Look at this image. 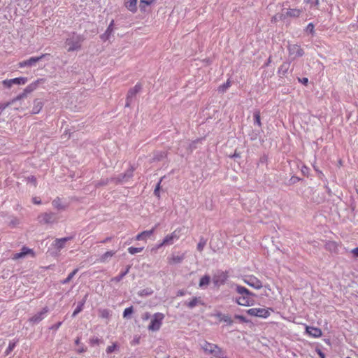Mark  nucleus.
Masks as SVG:
<instances>
[{
    "label": "nucleus",
    "instance_id": "f257e3e1",
    "mask_svg": "<svg viewBox=\"0 0 358 358\" xmlns=\"http://www.w3.org/2000/svg\"><path fill=\"white\" fill-rule=\"evenodd\" d=\"M44 82H45L44 79L40 78V79H38V80H35L34 82L30 83L29 85H28L24 89L23 92L21 94H18L16 97H15L14 99L10 100V101L12 102V104H14L15 103L19 101L20 103V108H17V109H20V108L21 110L27 109V106H26V105L22 106V101L24 99H27L29 94H30L32 92H34V90H36L38 88V87L39 86V85L43 83Z\"/></svg>",
    "mask_w": 358,
    "mask_h": 358
},
{
    "label": "nucleus",
    "instance_id": "f03ea898",
    "mask_svg": "<svg viewBox=\"0 0 358 358\" xmlns=\"http://www.w3.org/2000/svg\"><path fill=\"white\" fill-rule=\"evenodd\" d=\"M236 292L241 295L236 300L238 305L243 306L252 305L253 299H252V296L253 294L247 288L241 285H237Z\"/></svg>",
    "mask_w": 358,
    "mask_h": 358
},
{
    "label": "nucleus",
    "instance_id": "7ed1b4c3",
    "mask_svg": "<svg viewBox=\"0 0 358 358\" xmlns=\"http://www.w3.org/2000/svg\"><path fill=\"white\" fill-rule=\"evenodd\" d=\"M201 348L206 353L213 355L215 357L227 358L223 350L215 344L205 341Z\"/></svg>",
    "mask_w": 358,
    "mask_h": 358
},
{
    "label": "nucleus",
    "instance_id": "20e7f679",
    "mask_svg": "<svg viewBox=\"0 0 358 358\" xmlns=\"http://www.w3.org/2000/svg\"><path fill=\"white\" fill-rule=\"evenodd\" d=\"M83 41V38L80 36L73 34L66 40L65 45L69 52L74 51L80 48Z\"/></svg>",
    "mask_w": 358,
    "mask_h": 358
},
{
    "label": "nucleus",
    "instance_id": "39448f33",
    "mask_svg": "<svg viewBox=\"0 0 358 358\" xmlns=\"http://www.w3.org/2000/svg\"><path fill=\"white\" fill-rule=\"evenodd\" d=\"M71 237H64L61 238H54L48 237L44 239L42 242V245L45 246L50 245V246H63L65 244H71Z\"/></svg>",
    "mask_w": 358,
    "mask_h": 358
},
{
    "label": "nucleus",
    "instance_id": "423d86ee",
    "mask_svg": "<svg viewBox=\"0 0 358 358\" xmlns=\"http://www.w3.org/2000/svg\"><path fill=\"white\" fill-rule=\"evenodd\" d=\"M164 317L165 316L163 313H155L148 326V329L152 331H158L162 324V322L164 319Z\"/></svg>",
    "mask_w": 358,
    "mask_h": 358
},
{
    "label": "nucleus",
    "instance_id": "0eeeda50",
    "mask_svg": "<svg viewBox=\"0 0 358 358\" xmlns=\"http://www.w3.org/2000/svg\"><path fill=\"white\" fill-rule=\"evenodd\" d=\"M181 231L182 229L180 228L176 229L171 234L166 236L165 238H164L162 243L159 246H162L164 245H170L175 244L180 237Z\"/></svg>",
    "mask_w": 358,
    "mask_h": 358
},
{
    "label": "nucleus",
    "instance_id": "6e6552de",
    "mask_svg": "<svg viewBox=\"0 0 358 358\" xmlns=\"http://www.w3.org/2000/svg\"><path fill=\"white\" fill-rule=\"evenodd\" d=\"M271 308H252L246 312L250 316L267 318L271 315Z\"/></svg>",
    "mask_w": 358,
    "mask_h": 358
},
{
    "label": "nucleus",
    "instance_id": "1a4fd4ad",
    "mask_svg": "<svg viewBox=\"0 0 358 358\" xmlns=\"http://www.w3.org/2000/svg\"><path fill=\"white\" fill-rule=\"evenodd\" d=\"M243 280L248 285L256 289H259L263 287L262 281L253 275H245Z\"/></svg>",
    "mask_w": 358,
    "mask_h": 358
},
{
    "label": "nucleus",
    "instance_id": "9d476101",
    "mask_svg": "<svg viewBox=\"0 0 358 358\" xmlns=\"http://www.w3.org/2000/svg\"><path fill=\"white\" fill-rule=\"evenodd\" d=\"M28 81L26 77H19L9 80H4L1 82L3 86L6 88H10L13 85H22Z\"/></svg>",
    "mask_w": 358,
    "mask_h": 358
},
{
    "label": "nucleus",
    "instance_id": "9b49d317",
    "mask_svg": "<svg viewBox=\"0 0 358 358\" xmlns=\"http://www.w3.org/2000/svg\"><path fill=\"white\" fill-rule=\"evenodd\" d=\"M48 55L47 54H43L41 55V56L39 57H30L29 59L27 60H24V61H22V62H20L19 64H18V66L20 68H24L25 66H35L36 64L41 61L42 59L45 58Z\"/></svg>",
    "mask_w": 358,
    "mask_h": 358
},
{
    "label": "nucleus",
    "instance_id": "f8f14e48",
    "mask_svg": "<svg viewBox=\"0 0 358 358\" xmlns=\"http://www.w3.org/2000/svg\"><path fill=\"white\" fill-rule=\"evenodd\" d=\"M141 89V86L139 84L136 85L133 88L130 89L127 93V101H126V107H129L131 104L132 99L137 93L140 92Z\"/></svg>",
    "mask_w": 358,
    "mask_h": 358
},
{
    "label": "nucleus",
    "instance_id": "ddd939ff",
    "mask_svg": "<svg viewBox=\"0 0 358 358\" xmlns=\"http://www.w3.org/2000/svg\"><path fill=\"white\" fill-rule=\"evenodd\" d=\"M228 278L227 272L219 271L213 276V282L215 285H223Z\"/></svg>",
    "mask_w": 358,
    "mask_h": 358
},
{
    "label": "nucleus",
    "instance_id": "4468645a",
    "mask_svg": "<svg viewBox=\"0 0 358 358\" xmlns=\"http://www.w3.org/2000/svg\"><path fill=\"white\" fill-rule=\"evenodd\" d=\"M306 334L314 338H318L322 336V331L320 328L308 325H306Z\"/></svg>",
    "mask_w": 358,
    "mask_h": 358
},
{
    "label": "nucleus",
    "instance_id": "2eb2a0df",
    "mask_svg": "<svg viewBox=\"0 0 358 358\" xmlns=\"http://www.w3.org/2000/svg\"><path fill=\"white\" fill-rule=\"evenodd\" d=\"M289 53L294 58L301 57L304 52L303 49L296 44H292L288 45Z\"/></svg>",
    "mask_w": 358,
    "mask_h": 358
},
{
    "label": "nucleus",
    "instance_id": "dca6fc26",
    "mask_svg": "<svg viewBox=\"0 0 358 358\" xmlns=\"http://www.w3.org/2000/svg\"><path fill=\"white\" fill-rule=\"evenodd\" d=\"M38 222L43 224L52 223L55 221V215L51 213L41 214L38 217Z\"/></svg>",
    "mask_w": 358,
    "mask_h": 358
},
{
    "label": "nucleus",
    "instance_id": "f3484780",
    "mask_svg": "<svg viewBox=\"0 0 358 358\" xmlns=\"http://www.w3.org/2000/svg\"><path fill=\"white\" fill-rule=\"evenodd\" d=\"M302 13V10L298 8H289L282 14L284 18L286 17L296 18Z\"/></svg>",
    "mask_w": 358,
    "mask_h": 358
},
{
    "label": "nucleus",
    "instance_id": "a211bd4d",
    "mask_svg": "<svg viewBox=\"0 0 358 358\" xmlns=\"http://www.w3.org/2000/svg\"><path fill=\"white\" fill-rule=\"evenodd\" d=\"M48 312V307H45L43 308V310L36 313V315H34V316H32L31 318H30V322H33V323H38L40 321H41L44 317H45V315Z\"/></svg>",
    "mask_w": 358,
    "mask_h": 358
},
{
    "label": "nucleus",
    "instance_id": "6ab92c4d",
    "mask_svg": "<svg viewBox=\"0 0 358 358\" xmlns=\"http://www.w3.org/2000/svg\"><path fill=\"white\" fill-rule=\"evenodd\" d=\"M30 255L31 257L34 256V252L33 250L29 249L28 248H22V250L19 253H15L13 257V259H18L20 258H23L25 256Z\"/></svg>",
    "mask_w": 358,
    "mask_h": 358
},
{
    "label": "nucleus",
    "instance_id": "aec40b11",
    "mask_svg": "<svg viewBox=\"0 0 358 358\" xmlns=\"http://www.w3.org/2000/svg\"><path fill=\"white\" fill-rule=\"evenodd\" d=\"M43 106V102L41 99H35L33 101V107L31 109V114H38Z\"/></svg>",
    "mask_w": 358,
    "mask_h": 358
},
{
    "label": "nucleus",
    "instance_id": "412c9836",
    "mask_svg": "<svg viewBox=\"0 0 358 358\" xmlns=\"http://www.w3.org/2000/svg\"><path fill=\"white\" fill-rule=\"evenodd\" d=\"M213 316L215 317L219 320V322H224L229 325L232 324L233 323L231 317L228 315H224L221 313H216L213 314Z\"/></svg>",
    "mask_w": 358,
    "mask_h": 358
},
{
    "label": "nucleus",
    "instance_id": "4be33fe9",
    "mask_svg": "<svg viewBox=\"0 0 358 358\" xmlns=\"http://www.w3.org/2000/svg\"><path fill=\"white\" fill-rule=\"evenodd\" d=\"M113 25H114V21L112 20L110 22V24L108 25L107 29L106 30V31L102 35H101V38L103 41L109 40L110 36L112 35V34L113 32Z\"/></svg>",
    "mask_w": 358,
    "mask_h": 358
},
{
    "label": "nucleus",
    "instance_id": "5701e85b",
    "mask_svg": "<svg viewBox=\"0 0 358 358\" xmlns=\"http://www.w3.org/2000/svg\"><path fill=\"white\" fill-rule=\"evenodd\" d=\"M124 5L132 13L137 10V0H124Z\"/></svg>",
    "mask_w": 358,
    "mask_h": 358
},
{
    "label": "nucleus",
    "instance_id": "b1692460",
    "mask_svg": "<svg viewBox=\"0 0 358 358\" xmlns=\"http://www.w3.org/2000/svg\"><path fill=\"white\" fill-rule=\"evenodd\" d=\"M154 231H155V228L151 230L144 231L141 232V234H138L136 237V240H146L147 238H150L152 236Z\"/></svg>",
    "mask_w": 358,
    "mask_h": 358
},
{
    "label": "nucleus",
    "instance_id": "393cba45",
    "mask_svg": "<svg viewBox=\"0 0 358 358\" xmlns=\"http://www.w3.org/2000/svg\"><path fill=\"white\" fill-rule=\"evenodd\" d=\"M155 0H139V7L141 10H145V8L151 5Z\"/></svg>",
    "mask_w": 358,
    "mask_h": 358
},
{
    "label": "nucleus",
    "instance_id": "a878e982",
    "mask_svg": "<svg viewBox=\"0 0 358 358\" xmlns=\"http://www.w3.org/2000/svg\"><path fill=\"white\" fill-rule=\"evenodd\" d=\"M199 303H200L199 298L194 297L187 303V306L189 308H192L195 307L196 306H197Z\"/></svg>",
    "mask_w": 358,
    "mask_h": 358
},
{
    "label": "nucleus",
    "instance_id": "bb28decb",
    "mask_svg": "<svg viewBox=\"0 0 358 358\" xmlns=\"http://www.w3.org/2000/svg\"><path fill=\"white\" fill-rule=\"evenodd\" d=\"M133 175V170H128L121 178H118L119 181H126L130 178Z\"/></svg>",
    "mask_w": 358,
    "mask_h": 358
},
{
    "label": "nucleus",
    "instance_id": "cd10ccee",
    "mask_svg": "<svg viewBox=\"0 0 358 358\" xmlns=\"http://www.w3.org/2000/svg\"><path fill=\"white\" fill-rule=\"evenodd\" d=\"M210 282V277L208 275H204L200 279L199 287H202L207 286Z\"/></svg>",
    "mask_w": 358,
    "mask_h": 358
},
{
    "label": "nucleus",
    "instance_id": "c85d7f7f",
    "mask_svg": "<svg viewBox=\"0 0 358 358\" xmlns=\"http://www.w3.org/2000/svg\"><path fill=\"white\" fill-rule=\"evenodd\" d=\"M78 271V268L74 269L71 273H70L69 274L68 277L62 282V283L66 284V283L69 282L71 280V279L73 278V276L77 273Z\"/></svg>",
    "mask_w": 358,
    "mask_h": 358
},
{
    "label": "nucleus",
    "instance_id": "c756f323",
    "mask_svg": "<svg viewBox=\"0 0 358 358\" xmlns=\"http://www.w3.org/2000/svg\"><path fill=\"white\" fill-rule=\"evenodd\" d=\"M183 258V256L179 255H173L171 258H169V262L170 264H176L180 262Z\"/></svg>",
    "mask_w": 358,
    "mask_h": 358
},
{
    "label": "nucleus",
    "instance_id": "7c9ffc66",
    "mask_svg": "<svg viewBox=\"0 0 358 358\" xmlns=\"http://www.w3.org/2000/svg\"><path fill=\"white\" fill-rule=\"evenodd\" d=\"M289 69V64L287 63H284L282 64L280 68H279V70H278V72L280 73V74H282V75H285L287 70Z\"/></svg>",
    "mask_w": 358,
    "mask_h": 358
},
{
    "label": "nucleus",
    "instance_id": "2f4dec72",
    "mask_svg": "<svg viewBox=\"0 0 358 358\" xmlns=\"http://www.w3.org/2000/svg\"><path fill=\"white\" fill-rule=\"evenodd\" d=\"M254 121L255 124L258 125L259 127L261 126V120H260V113L259 111H256L254 113Z\"/></svg>",
    "mask_w": 358,
    "mask_h": 358
},
{
    "label": "nucleus",
    "instance_id": "473e14b6",
    "mask_svg": "<svg viewBox=\"0 0 358 358\" xmlns=\"http://www.w3.org/2000/svg\"><path fill=\"white\" fill-rule=\"evenodd\" d=\"M16 342H10L7 349L5 351L6 355H8L15 348Z\"/></svg>",
    "mask_w": 358,
    "mask_h": 358
},
{
    "label": "nucleus",
    "instance_id": "72a5a7b5",
    "mask_svg": "<svg viewBox=\"0 0 358 358\" xmlns=\"http://www.w3.org/2000/svg\"><path fill=\"white\" fill-rule=\"evenodd\" d=\"M99 315L102 318H108L110 315V311L107 309L99 310Z\"/></svg>",
    "mask_w": 358,
    "mask_h": 358
},
{
    "label": "nucleus",
    "instance_id": "f704fd0d",
    "mask_svg": "<svg viewBox=\"0 0 358 358\" xmlns=\"http://www.w3.org/2000/svg\"><path fill=\"white\" fill-rule=\"evenodd\" d=\"M230 82L227 80L225 83L218 87V91L220 92H224L230 87Z\"/></svg>",
    "mask_w": 358,
    "mask_h": 358
},
{
    "label": "nucleus",
    "instance_id": "c9c22d12",
    "mask_svg": "<svg viewBox=\"0 0 358 358\" xmlns=\"http://www.w3.org/2000/svg\"><path fill=\"white\" fill-rule=\"evenodd\" d=\"M84 303L85 302H82L78 305V306L76 307V308L75 309V310L73 313V315H72L73 317H75L77 314H78L80 312L82 311V310L83 308Z\"/></svg>",
    "mask_w": 358,
    "mask_h": 358
},
{
    "label": "nucleus",
    "instance_id": "e433bc0d",
    "mask_svg": "<svg viewBox=\"0 0 358 358\" xmlns=\"http://www.w3.org/2000/svg\"><path fill=\"white\" fill-rule=\"evenodd\" d=\"M304 2L310 4V8L317 7L319 5V0H304Z\"/></svg>",
    "mask_w": 358,
    "mask_h": 358
},
{
    "label": "nucleus",
    "instance_id": "4c0bfd02",
    "mask_svg": "<svg viewBox=\"0 0 358 358\" xmlns=\"http://www.w3.org/2000/svg\"><path fill=\"white\" fill-rule=\"evenodd\" d=\"M129 267H128L124 272L121 273L118 276L113 278L112 280H115L117 282L121 280L123 278V277L129 272Z\"/></svg>",
    "mask_w": 358,
    "mask_h": 358
},
{
    "label": "nucleus",
    "instance_id": "58836bf2",
    "mask_svg": "<svg viewBox=\"0 0 358 358\" xmlns=\"http://www.w3.org/2000/svg\"><path fill=\"white\" fill-rule=\"evenodd\" d=\"M143 248H129V252L131 255L140 252L142 251Z\"/></svg>",
    "mask_w": 358,
    "mask_h": 358
},
{
    "label": "nucleus",
    "instance_id": "ea45409f",
    "mask_svg": "<svg viewBox=\"0 0 358 358\" xmlns=\"http://www.w3.org/2000/svg\"><path fill=\"white\" fill-rule=\"evenodd\" d=\"M133 313V307L130 306L124 309L123 312V317H127L128 315H131Z\"/></svg>",
    "mask_w": 358,
    "mask_h": 358
},
{
    "label": "nucleus",
    "instance_id": "a19ab883",
    "mask_svg": "<svg viewBox=\"0 0 358 358\" xmlns=\"http://www.w3.org/2000/svg\"><path fill=\"white\" fill-rule=\"evenodd\" d=\"M101 343V340L97 337H93L90 338V343L92 345H99Z\"/></svg>",
    "mask_w": 358,
    "mask_h": 358
},
{
    "label": "nucleus",
    "instance_id": "79ce46f5",
    "mask_svg": "<svg viewBox=\"0 0 358 358\" xmlns=\"http://www.w3.org/2000/svg\"><path fill=\"white\" fill-rule=\"evenodd\" d=\"M117 348V345L116 343H113L112 345H110V346H108L107 348H106V352L108 354H110L112 353L113 352H114L115 350V349Z\"/></svg>",
    "mask_w": 358,
    "mask_h": 358
},
{
    "label": "nucleus",
    "instance_id": "37998d69",
    "mask_svg": "<svg viewBox=\"0 0 358 358\" xmlns=\"http://www.w3.org/2000/svg\"><path fill=\"white\" fill-rule=\"evenodd\" d=\"M10 105H12V102L10 101L7 103H0V110H3L7 107H8Z\"/></svg>",
    "mask_w": 358,
    "mask_h": 358
},
{
    "label": "nucleus",
    "instance_id": "c03bdc74",
    "mask_svg": "<svg viewBox=\"0 0 358 358\" xmlns=\"http://www.w3.org/2000/svg\"><path fill=\"white\" fill-rule=\"evenodd\" d=\"M306 30L310 33H313L314 32V25L313 23H309L308 25H307V27H306Z\"/></svg>",
    "mask_w": 358,
    "mask_h": 358
},
{
    "label": "nucleus",
    "instance_id": "a18cd8bd",
    "mask_svg": "<svg viewBox=\"0 0 358 358\" xmlns=\"http://www.w3.org/2000/svg\"><path fill=\"white\" fill-rule=\"evenodd\" d=\"M52 205L54 206V207H55L57 208H61L60 200L59 199L54 200L52 201Z\"/></svg>",
    "mask_w": 358,
    "mask_h": 358
},
{
    "label": "nucleus",
    "instance_id": "49530a36",
    "mask_svg": "<svg viewBox=\"0 0 358 358\" xmlns=\"http://www.w3.org/2000/svg\"><path fill=\"white\" fill-rule=\"evenodd\" d=\"M352 256L355 258L358 257V248H355L351 250Z\"/></svg>",
    "mask_w": 358,
    "mask_h": 358
},
{
    "label": "nucleus",
    "instance_id": "de8ad7c7",
    "mask_svg": "<svg viewBox=\"0 0 358 358\" xmlns=\"http://www.w3.org/2000/svg\"><path fill=\"white\" fill-rule=\"evenodd\" d=\"M235 317L236 319L239 320L240 321L243 322H248V320H246V318L244 316L236 315Z\"/></svg>",
    "mask_w": 358,
    "mask_h": 358
},
{
    "label": "nucleus",
    "instance_id": "09e8293b",
    "mask_svg": "<svg viewBox=\"0 0 358 358\" xmlns=\"http://www.w3.org/2000/svg\"><path fill=\"white\" fill-rule=\"evenodd\" d=\"M299 82L303 83V85H307L308 83V79L307 78H299Z\"/></svg>",
    "mask_w": 358,
    "mask_h": 358
},
{
    "label": "nucleus",
    "instance_id": "8fccbe9b",
    "mask_svg": "<svg viewBox=\"0 0 358 358\" xmlns=\"http://www.w3.org/2000/svg\"><path fill=\"white\" fill-rule=\"evenodd\" d=\"M150 313H145L143 315V317H142V318H143V320H148V319L150 318Z\"/></svg>",
    "mask_w": 358,
    "mask_h": 358
},
{
    "label": "nucleus",
    "instance_id": "3c124183",
    "mask_svg": "<svg viewBox=\"0 0 358 358\" xmlns=\"http://www.w3.org/2000/svg\"><path fill=\"white\" fill-rule=\"evenodd\" d=\"M33 202L35 204H40L41 203V199L35 197V198L33 199Z\"/></svg>",
    "mask_w": 358,
    "mask_h": 358
},
{
    "label": "nucleus",
    "instance_id": "603ef678",
    "mask_svg": "<svg viewBox=\"0 0 358 358\" xmlns=\"http://www.w3.org/2000/svg\"><path fill=\"white\" fill-rule=\"evenodd\" d=\"M318 355L321 358H325L324 354L320 350H318Z\"/></svg>",
    "mask_w": 358,
    "mask_h": 358
},
{
    "label": "nucleus",
    "instance_id": "864d4df0",
    "mask_svg": "<svg viewBox=\"0 0 358 358\" xmlns=\"http://www.w3.org/2000/svg\"><path fill=\"white\" fill-rule=\"evenodd\" d=\"M159 189V183L157 185V187L155 189V194H157Z\"/></svg>",
    "mask_w": 358,
    "mask_h": 358
},
{
    "label": "nucleus",
    "instance_id": "5fc2aeb1",
    "mask_svg": "<svg viewBox=\"0 0 358 358\" xmlns=\"http://www.w3.org/2000/svg\"><path fill=\"white\" fill-rule=\"evenodd\" d=\"M231 157H240V155L235 152V153L231 156Z\"/></svg>",
    "mask_w": 358,
    "mask_h": 358
},
{
    "label": "nucleus",
    "instance_id": "6e6d98bb",
    "mask_svg": "<svg viewBox=\"0 0 358 358\" xmlns=\"http://www.w3.org/2000/svg\"><path fill=\"white\" fill-rule=\"evenodd\" d=\"M13 225L17 224L19 223V220L15 219L14 222H12Z\"/></svg>",
    "mask_w": 358,
    "mask_h": 358
},
{
    "label": "nucleus",
    "instance_id": "4d7b16f0",
    "mask_svg": "<svg viewBox=\"0 0 358 358\" xmlns=\"http://www.w3.org/2000/svg\"><path fill=\"white\" fill-rule=\"evenodd\" d=\"M85 349H83V348H80V350H78V352H80V353L83 352H85Z\"/></svg>",
    "mask_w": 358,
    "mask_h": 358
},
{
    "label": "nucleus",
    "instance_id": "13d9d810",
    "mask_svg": "<svg viewBox=\"0 0 358 358\" xmlns=\"http://www.w3.org/2000/svg\"><path fill=\"white\" fill-rule=\"evenodd\" d=\"M79 342H80V338H77V339H76V344H78V343H79Z\"/></svg>",
    "mask_w": 358,
    "mask_h": 358
},
{
    "label": "nucleus",
    "instance_id": "bf43d9fd",
    "mask_svg": "<svg viewBox=\"0 0 358 358\" xmlns=\"http://www.w3.org/2000/svg\"><path fill=\"white\" fill-rule=\"evenodd\" d=\"M62 324V322H59L57 324V328H59L60 327V325Z\"/></svg>",
    "mask_w": 358,
    "mask_h": 358
},
{
    "label": "nucleus",
    "instance_id": "052dcab7",
    "mask_svg": "<svg viewBox=\"0 0 358 358\" xmlns=\"http://www.w3.org/2000/svg\"><path fill=\"white\" fill-rule=\"evenodd\" d=\"M200 246H201V243H199L198 247H200Z\"/></svg>",
    "mask_w": 358,
    "mask_h": 358
},
{
    "label": "nucleus",
    "instance_id": "680f3d73",
    "mask_svg": "<svg viewBox=\"0 0 358 358\" xmlns=\"http://www.w3.org/2000/svg\"><path fill=\"white\" fill-rule=\"evenodd\" d=\"M109 254V252H106L105 256H107Z\"/></svg>",
    "mask_w": 358,
    "mask_h": 358
},
{
    "label": "nucleus",
    "instance_id": "e2e57ef3",
    "mask_svg": "<svg viewBox=\"0 0 358 358\" xmlns=\"http://www.w3.org/2000/svg\"><path fill=\"white\" fill-rule=\"evenodd\" d=\"M346 358H351V357H346Z\"/></svg>",
    "mask_w": 358,
    "mask_h": 358
},
{
    "label": "nucleus",
    "instance_id": "0e129e2a",
    "mask_svg": "<svg viewBox=\"0 0 358 358\" xmlns=\"http://www.w3.org/2000/svg\"><path fill=\"white\" fill-rule=\"evenodd\" d=\"M167 358H169V357H167Z\"/></svg>",
    "mask_w": 358,
    "mask_h": 358
}]
</instances>
